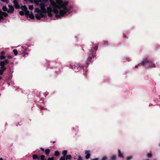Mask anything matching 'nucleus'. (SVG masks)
I'll return each instance as SVG.
<instances>
[{
  "label": "nucleus",
  "instance_id": "f257e3e1",
  "mask_svg": "<svg viewBox=\"0 0 160 160\" xmlns=\"http://www.w3.org/2000/svg\"><path fill=\"white\" fill-rule=\"evenodd\" d=\"M51 5L45 8V11L43 10L41 8H36L35 11L36 12L41 13L43 12H47L48 16H52V13L55 14V16L57 18H60L64 16L66 14H69L71 12V10L72 7L71 6H68V4L69 2L68 1L63 2L60 0V3L57 2H56L53 0H49Z\"/></svg>",
  "mask_w": 160,
  "mask_h": 160
},
{
  "label": "nucleus",
  "instance_id": "f03ea898",
  "mask_svg": "<svg viewBox=\"0 0 160 160\" xmlns=\"http://www.w3.org/2000/svg\"><path fill=\"white\" fill-rule=\"evenodd\" d=\"M98 45H95V46L92 47L89 52L88 57L86 62V68H87L89 64L92 62L91 60L95 57L96 51L97 50Z\"/></svg>",
  "mask_w": 160,
  "mask_h": 160
},
{
  "label": "nucleus",
  "instance_id": "7ed1b4c3",
  "mask_svg": "<svg viewBox=\"0 0 160 160\" xmlns=\"http://www.w3.org/2000/svg\"><path fill=\"white\" fill-rule=\"evenodd\" d=\"M152 62L151 61L149 60H148L147 59H146L144 60L141 63L139 64L138 65H136L135 66L136 68L138 67V65H147V67H155V65L154 64H153V65H151L150 64L152 63Z\"/></svg>",
  "mask_w": 160,
  "mask_h": 160
},
{
  "label": "nucleus",
  "instance_id": "20e7f679",
  "mask_svg": "<svg viewBox=\"0 0 160 160\" xmlns=\"http://www.w3.org/2000/svg\"><path fill=\"white\" fill-rule=\"evenodd\" d=\"M70 68H72L75 72H76L82 69L83 68V67L82 65L76 63L73 65H70Z\"/></svg>",
  "mask_w": 160,
  "mask_h": 160
},
{
  "label": "nucleus",
  "instance_id": "39448f33",
  "mask_svg": "<svg viewBox=\"0 0 160 160\" xmlns=\"http://www.w3.org/2000/svg\"><path fill=\"white\" fill-rule=\"evenodd\" d=\"M33 1L36 5H39L40 8L43 10L45 11V6L46 5L44 2L42 1V0H33Z\"/></svg>",
  "mask_w": 160,
  "mask_h": 160
},
{
  "label": "nucleus",
  "instance_id": "423d86ee",
  "mask_svg": "<svg viewBox=\"0 0 160 160\" xmlns=\"http://www.w3.org/2000/svg\"><path fill=\"white\" fill-rule=\"evenodd\" d=\"M21 49L22 51H20V52H21L20 53L22 54H23V57H25L26 55H27L28 54L27 53H24V52L27 50V49L25 47H21Z\"/></svg>",
  "mask_w": 160,
  "mask_h": 160
},
{
  "label": "nucleus",
  "instance_id": "0eeeda50",
  "mask_svg": "<svg viewBox=\"0 0 160 160\" xmlns=\"http://www.w3.org/2000/svg\"><path fill=\"white\" fill-rule=\"evenodd\" d=\"M25 14L26 15H29V17L31 19H33L34 18V16L32 13L30 14L28 11L26 10L25 11Z\"/></svg>",
  "mask_w": 160,
  "mask_h": 160
},
{
  "label": "nucleus",
  "instance_id": "6e6552de",
  "mask_svg": "<svg viewBox=\"0 0 160 160\" xmlns=\"http://www.w3.org/2000/svg\"><path fill=\"white\" fill-rule=\"evenodd\" d=\"M8 63V61L7 60H6L3 61H2L0 62V66H4Z\"/></svg>",
  "mask_w": 160,
  "mask_h": 160
},
{
  "label": "nucleus",
  "instance_id": "1a4fd4ad",
  "mask_svg": "<svg viewBox=\"0 0 160 160\" xmlns=\"http://www.w3.org/2000/svg\"><path fill=\"white\" fill-rule=\"evenodd\" d=\"M85 154L86 156L85 158L86 159H88L89 158L90 154V152L89 151H86L85 152Z\"/></svg>",
  "mask_w": 160,
  "mask_h": 160
},
{
  "label": "nucleus",
  "instance_id": "9d476101",
  "mask_svg": "<svg viewBox=\"0 0 160 160\" xmlns=\"http://www.w3.org/2000/svg\"><path fill=\"white\" fill-rule=\"evenodd\" d=\"M14 11V8L13 7H9L8 10V12L10 13H12Z\"/></svg>",
  "mask_w": 160,
  "mask_h": 160
},
{
  "label": "nucleus",
  "instance_id": "9b49d317",
  "mask_svg": "<svg viewBox=\"0 0 160 160\" xmlns=\"http://www.w3.org/2000/svg\"><path fill=\"white\" fill-rule=\"evenodd\" d=\"M35 16L37 19L40 20L41 18L42 17V15L39 14V13L36 14L35 15Z\"/></svg>",
  "mask_w": 160,
  "mask_h": 160
},
{
  "label": "nucleus",
  "instance_id": "f8f14e48",
  "mask_svg": "<svg viewBox=\"0 0 160 160\" xmlns=\"http://www.w3.org/2000/svg\"><path fill=\"white\" fill-rule=\"evenodd\" d=\"M32 158L34 159L39 160V156H38L36 154L33 155L32 156Z\"/></svg>",
  "mask_w": 160,
  "mask_h": 160
},
{
  "label": "nucleus",
  "instance_id": "ddd939ff",
  "mask_svg": "<svg viewBox=\"0 0 160 160\" xmlns=\"http://www.w3.org/2000/svg\"><path fill=\"white\" fill-rule=\"evenodd\" d=\"M66 160H71V158H72V156L71 155H67V156H66Z\"/></svg>",
  "mask_w": 160,
  "mask_h": 160
},
{
  "label": "nucleus",
  "instance_id": "4468645a",
  "mask_svg": "<svg viewBox=\"0 0 160 160\" xmlns=\"http://www.w3.org/2000/svg\"><path fill=\"white\" fill-rule=\"evenodd\" d=\"M50 150L49 149H47L45 151V152L46 155H48L50 152Z\"/></svg>",
  "mask_w": 160,
  "mask_h": 160
},
{
  "label": "nucleus",
  "instance_id": "2eb2a0df",
  "mask_svg": "<svg viewBox=\"0 0 160 160\" xmlns=\"http://www.w3.org/2000/svg\"><path fill=\"white\" fill-rule=\"evenodd\" d=\"M1 67H0V70H2L3 71H5L6 69V68L4 66H0Z\"/></svg>",
  "mask_w": 160,
  "mask_h": 160
},
{
  "label": "nucleus",
  "instance_id": "dca6fc26",
  "mask_svg": "<svg viewBox=\"0 0 160 160\" xmlns=\"http://www.w3.org/2000/svg\"><path fill=\"white\" fill-rule=\"evenodd\" d=\"M118 152L119 153V156L120 158H123L124 157L122 154L121 153L120 151V150H118Z\"/></svg>",
  "mask_w": 160,
  "mask_h": 160
},
{
  "label": "nucleus",
  "instance_id": "f3484780",
  "mask_svg": "<svg viewBox=\"0 0 160 160\" xmlns=\"http://www.w3.org/2000/svg\"><path fill=\"white\" fill-rule=\"evenodd\" d=\"M39 159H40L41 160H44L45 158V156L43 155L39 156Z\"/></svg>",
  "mask_w": 160,
  "mask_h": 160
},
{
  "label": "nucleus",
  "instance_id": "a211bd4d",
  "mask_svg": "<svg viewBox=\"0 0 160 160\" xmlns=\"http://www.w3.org/2000/svg\"><path fill=\"white\" fill-rule=\"evenodd\" d=\"M13 52L15 56H17L18 54V51L16 49H14L13 50Z\"/></svg>",
  "mask_w": 160,
  "mask_h": 160
},
{
  "label": "nucleus",
  "instance_id": "6ab92c4d",
  "mask_svg": "<svg viewBox=\"0 0 160 160\" xmlns=\"http://www.w3.org/2000/svg\"><path fill=\"white\" fill-rule=\"evenodd\" d=\"M67 153V151L66 150H64L62 152V154L64 156H65Z\"/></svg>",
  "mask_w": 160,
  "mask_h": 160
},
{
  "label": "nucleus",
  "instance_id": "aec40b11",
  "mask_svg": "<svg viewBox=\"0 0 160 160\" xmlns=\"http://www.w3.org/2000/svg\"><path fill=\"white\" fill-rule=\"evenodd\" d=\"M6 58V57L4 55H1L0 57V59H3Z\"/></svg>",
  "mask_w": 160,
  "mask_h": 160
},
{
  "label": "nucleus",
  "instance_id": "412c9836",
  "mask_svg": "<svg viewBox=\"0 0 160 160\" xmlns=\"http://www.w3.org/2000/svg\"><path fill=\"white\" fill-rule=\"evenodd\" d=\"M116 155L112 156L111 158V160H115L116 158Z\"/></svg>",
  "mask_w": 160,
  "mask_h": 160
},
{
  "label": "nucleus",
  "instance_id": "4be33fe9",
  "mask_svg": "<svg viewBox=\"0 0 160 160\" xmlns=\"http://www.w3.org/2000/svg\"><path fill=\"white\" fill-rule=\"evenodd\" d=\"M59 152H58L56 151L55 152L54 155L56 156H58L59 155Z\"/></svg>",
  "mask_w": 160,
  "mask_h": 160
},
{
  "label": "nucleus",
  "instance_id": "5701e85b",
  "mask_svg": "<svg viewBox=\"0 0 160 160\" xmlns=\"http://www.w3.org/2000/svg\"><path fill=\"white\" fill-rule=\"evenodd\" d=\"M33 8V6L32 5H29V9L30 10H32Z\"/></svg>",
  "mask_w": 160,
  "mask_h": 160
},
{
  "label": "nucleus",
  "instance_id": "b1692460",
  "mask_svg": "<svg viewBox=\"0 0 160 160\" xmlns=\"http://www.w3.org/2000/svg\"><path fill=\"white\" fill-rule=\"evenodd\" d=\"M2 9H3V10L4 11H8L7 8L5 6H3L2 8Z\"/></svg>",
  "mask_w": 160,
  "mask_h": 160
},
{
  "label": "nucleus",
  "instance_id": "393cba45",
  "mask_svg": "<svg viewBox=\"0 0 160 160\" xmlns=\"http://www.w3.org/2000/svg\"><path fill=\"white\" fill-rule=\"evenodd\" d=\"M3 15L2 14H0V21H1V20L3 19Z\"/></svg>",
  "mask_w": 160,
  "mask_h": 160
},
{
  "label": "nucleus",
  "instance_id": "a878e982",
  "mask_svg": "<svg viewBox=\"0 0 160 160\" xmlns=\"http://www.w3.org/2000/svg\"><path fill=\"white\" fill-rule=\"evenodd\" d=\"M65 157L64 156H62L61 157L59 160H65Z\"/></svg>",
  "mask_w": 160,
  "mask_h": 160
},
{
  "label": "nucleus",
  "instance_id": "bb28decb",
  "mask_svg": "<svg viewBox=\"0 0 160 160\" xmlns=\"http://www.w3.org/2000/svg\"><path fill=\"white\" fill-rule=\"evenodd\" d=\"M132 156L128 157L127 158V160H129L130 159H132Z\"/></svg>",
  "mask_w": 160,
  "mask_h": 160
},
{
  "label": "nucleus",
  "instance_id": "cd10ccee",
  "mask_svg": "<svg viewBox=\"0 0 160 160\" xmlns=\"http://www.w3.org/2000/svg\"><path fill=\"white\" fill-rule=\"evenodd\" d=\"M147 156L148 158H151L152 157V154L150 153L148 154L147 155Z\"/></svg>",
  "mask_w": 160,
  "mask_h": 160
},
{
  "label": "nucleus",
  "instance_id": "c85d7f7f",
  "mask_svg": "<svg viewBox=\"0 0 160 160\" xmlns=\"http://www.w3.org/2000/svg\"><path fill=\"white\" fill-rule=\"evenodd\" d=\"M107 158L106 157H103L102 158V160H107Z\"/></svg>",
  "mask_w": 160,
  "mask_h": 160
},
{
  "label": "nucleus",
  "instance_id": "c756f323",
  "mask_svg": "<svg viewBox=\"0 0 160 160\" xmlns=\"http://www.w3.org/2000/svg\"><path fill=\"white\" fill-rule=\"evenodd\" d=\"M3 72L2 70H0V75H2L3 73Z\"/></svg>",
  "mask_w": 160,
  "mask_h": 160
},
{
  "label": "nucleus",
  "instance_id": "7c9ffc66",
  "mask_svg": "<svg viewBox=\"0 0 160 160\" xmlns=\"http://www.w3.org/2000/svg\"><path fill=\"white\" fill-rule=\"evenodd\" d=\"M2 1L6 2L7 3H8V0H1Z\"/></svg>",
  "mask_w": 160,
  "mask_h": 160
},
{
  "label": "nucleus",
  "instance_id": "2f4dec72",
  "mask_svg": "<svg viewBox=\"0 0 160 160\" xmlns=\"http://www.w3.org/2000/svg\"><path fill=\"white\" fill-rule=\"evenodd\" d=\"M48 160H54L53 158L52 157V158H49Z\"/></svg>",
  "mask_w": 160,
  "mask_h": 160
},
{
  "label": "nucleus",
  "instance_id": "473e14b6",
  "mask_svg": "<svg viewBox=\"0 0 160 160\" xmlns=\"http://www.w3.org/2000/svg\"><path fill=\"white\" fill-rule=\"evenodd\" d=\"M7 58L8 59H10L12 58V57L11 55H8L7 56Z\"/></svg>",
  "mask_w": 160,
  "mask_h": 160
},
{
  "label": "nucleus",
  "instance_id": "72a5a7b5",
  "mask_svg": "<svg viewBox=\"0 0 160 160\" xmlns=\"http://www.w3.org/2000/svg\"><path fill=\"white\" fill-rule=\"evenodd\" d=\"M78 160H83V159L82 157L80 156L78 157Z\"/></svg>",
  "mask_w": 160,
  "mask_h": 160
},
{
  "label": "nucleus",
  "instance_id": "f704fd0d",
  "mask_svg": "<svg viewBox=\"0 0 160 160\" xmlns=\"http://www.w3.org/2000/svg\"><path fill=\"white\" fill-rule=\"evenodd\" d=\"M1 55H4L5 54V52L4 51H2L1 52Z\"/></svg>",
  "mask_w": 160,
  "mask_h": 160
},
{
  "label": "nucleus",
  "instance_id": "c9c22d12",
  "mask_svg": "<svg viewBox=\"0 0 160 160\" xmlns=\"http://www.w3.org/2000/svg\"><path fill=\"white\" fill-rule=\"evenodd\" d=\"M41 109V110H43V109H45V108H44V107H41L40 108Z\"/></svg>",
  "mask_w": 160,
  "mask_h": 160
},
{
  "label": "nucleus",
  "instance_id": "e433bc0d",
  "mask_svg": "<svg viewBox=\"0 0 160 160\" xmlns=\"http://www.w3.org/2000/svg\"><path fill=\"white\" fill-rule=\"evenodd\" d=\"M98 158H96L94 159H93L92 160H98Z\"/></svg>",
  "mask_w": 160,
  "mask_h": 160
},
{
  "label": "nucleus",
  "instance_id": "4c0bfd02",
  "mask_svg": "<svg viewBox=\"0 0 160 160\" xmlns=\"http://www.w3.org/2000/svg\"><path fill=\"white\" fill-rule=\"evenodd\" d=\"M126 59L128 61H129L130 60V59L129 58H127Z\"/></svg>",
  "mask_w": 160,
  "mask_h": 160
},
{
  "label": "nucleus",
  "instance_id": "58836bf2",
  "mask_svg": "<svg viewBox=\"0 0 160 160\" xmlns=\"http://www.w3.org/2000/svg\"><path fill=\"white\" fill-rule=\"evenodd\" d=\"M41 149L42 151H43L44 150V149L42 148H41Z\"/></svg>",
  "mask_w": 160,
  "mask_h": 160
},
{
  "label": "nucleus",
  "instance_id": "ea45409f",
  "mask_svg": "<svg viewBox=\"0 0 160 160\" xmlns=\"http://www.w3.org/2000/svg\"><path fill=\"white\" fill-rule=\"evenodd\" d=\"M0 160H3V159L2 158H0Z\"/></svg>",
  "mask_w": 160,
  "mask_h": 160
},
{
  "label": "nucleus",
  "instance_id": "a19ab883",
  "mask_svg": "<svg viewBox=\"0 0 160 160\" xmlns=\"http://www.w3.org/2000/svg\"><path fill=\"white\" fill-rule=\"evenodd\" d=\"M53 63H52V62H51V63H50V64H52V65Z\"/></svg>",
  "mask_w": 160,
  "mask_h": 160
},
{
  "label": "nucleus",
  "instance_id": "79ce46f5",
  "mask_svg": "<svg viewBox=\"0 0 160 160\" xmlns=\"http://www.w3.org/2000/svg\"><path fill=\"white\" fill-rule=\"evenodd\" d=\"M2 78V77L1 76H0V79H1Z\"/></svg>",
  "mask_w": 160,
  "mask_h": 160
},
{
  "label": "nucleus",
  "instance_id": "37998d69",
  "mask_svg": "<svg viewBox=\"0 0 160 160\" xmlns=\"http://www.w3.org/2000/svg\"><path fill=\"white\" fill-rule=\"evenodd\" d=\"M21 12H20V14L22 15V14L21 13Z\"/></svg>",
  "mask_w": 160,
  "mask_h": 160
},
{
  "label": "nucleus",
  "instance_id": "c03bdc74",
  "mask_svg": "<svg viewBox=\"0 0 160 160\" xmlns=\"http://www.w3.org/2000/svg\"><path fill=\"white\" fill-rule=\"evenodd\" d=\"M24 1H28V0H24Z\"/></svg>",
  "mask_w": 160,
  "mask_h": 160
},
{
  "label": "nucleus",
  "instance_id": "a18cd8bd",
  "mask_svg": "<svg viewBox=\"0 0 160 160\" xmlns=\"http://www.w3.org/2000/svg\"><path fill=\"white\" fill-rule=\"evenodd\" d=\"M159 146H160V144H159Z\"/></svg>",
  "mask_w": 160,
  "mask_h": 160
}]
</instances>
